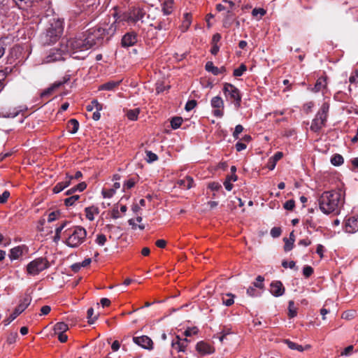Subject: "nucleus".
Instances as JSON below:
<instances>
[{
    "instance_id": "1",
    "label": "nucleus",
    "mask_w": 358,
    "mask_h": 358,
    "mask_svg": "<svg viewBox=\"0 0 358 358\" xmlns=\"http://www.w3.org/2000/svg\"><path fill=\"white\" fill-rule=\"evenodd\" d=\"M98 26L88 29L86 32L69 40L64 41L69 56L77 59H83L87 55V50L96 45L101 43L105 38Z\"/></svg>"
},
{
    "instance_id": "2",
    "label": "nucleus",
    "mask_w": 358,
    "mask_h": 358,
    "mask_svg": "<svg viewBox=\"0 0 358 358\" xmlns=\"http://www.w3.org/2000/svg\"><path fill=\"white\" fill-rule=\"evenodd\" d=\"M345 201V193L341 189L327 191L318 199L320 210L327 215L338 213Z\"/></svg>"
},
{
    "instance_id": "3",
    "label": "nucleus",
    "mask_w": 358,
    "mask_h": 358,
    "mask_svg": "<svg viewBox=\"0 0 358 358\" xmlns=\"http://www.w3.org/2000/svg\"><path fill=\"white\" fill-rule=\"evenodd\" d=\"M113 16L114 21L112 23L109 24L104 22L99 26L101 30H104L103 34H104L105 37L107 38V39H109L110 37H112L117 29L124 26L125 22H134L131 12L118 14L117 10L115 9L114 13H113Z\"/></svg>"
},
{
    "instance_id": "4",
    "label": "nucleus",
    "mask_w": 358,
    "mask_h": 358,
    "mask_svg": "<svg viewBox=\"0 0 358 358\" xmlns=\"http://www.w3.org/2000/svg\"><path fill=\"white\" fill-rule=\"evenodd\" d=\"M66 245L72 248L79 247L86 240L87 231L80 226H75L67 231Z\"/></svg>"
},
{
    "instance_id": "5",
    "label": "nucleus",
    "mask_w": 358,
    "mask_h": 358,
    "mask_svg": "<svg viewBox=\"0 0 358 358\" xmlns=\"http://www.w3.org/2000/svg\"><path fill=\"white\" fill-rule=\"evenodd\" d=\"M69 56L66 47L64 45V40L61 41L59 47H54L48 50L43 58V64H50L64 61Z\"/></svg>"
},
{
    "instance_id": "6",
    "label": "nucleus",
    "mask_w": 358,
    "mask_h": 358,
    "mask_svg": "<svg viewBox=\"0 0 358 358\" xmlns=\"http://www.w3.org/2000/svg\"><path fill=\"white\" fill-rule=\"evenodd\" d=\"M64 30L63 21L53 18L50 22V27L43 36V42L50 44L55 42L62 34Z\"/></svg>"
},
{
    "instance_id": "7",
    "label": "nucleus",
    "mask_w": 358,
    "mask_h": 358,
    "mask_svg": "<svg viewBox=\"0 0 358 358\" xmlns=\"http://www.w3.org/2000/svg\"><path fill=\"white\" fill-rule=\"evenodd\" d=\"M329 109V106L327 103H324L319 111L315 115V117L313 120L310 129L313 131H318L325 124L327 121V114Z\"/></svg>"
},
{
    "instance_id": "8",
    "label": "nucleus",
    "mask_w": 358,
    "mask_h": 358,
    "mask_svg": "<svg viewBox=\"0 0 358 358\" xmlns=\"http://www.w3.org/2000/svg\"><path fill=\"white\" fill-rule=\"evenodd\" d=\"M49 266L50 264L45 258H36L27 264V271L29 275H36Z\"/></svg>"
},
{
    "instance_id": "9",
    "label": "nucleus",
    "mask_w": 358,
    "mask_h": 358,
    "mask_svg": "<svg viewBox=\"0 0 358 358\" xmlns=\"http://www.w3.org/2000/svg\"><path fill=\"white\" fill-rule=\"evenodd\" d=\"M223 92L227 99L233 102L236 108H238L241 106V96L238 88L230 83H225Z\"/></svg>"
},
{
    "instance_id": "10",
    "label": "nucleus",
    "mask_w": 358,
    "mask_h": 358,
    "mask_svg": "<svg viewBox=\"0 0 358 358\" xmlns=\"http://www.w3.org/2000/svg\"><path fill=\"white\" fill-rule=\"evenodd\" d=\"M189 343L190 340L187 338H182L176 336L171 342V347L178 352H185Z\"/></svg>"
},
{
    "instance_id": "11",
    "label": "nucleus",
    "mask_w": 358,
    "mask_h": 358,
    "mask_svg": "<svg viewBox=\"0 0 358 358\" xmlns=\"http://www.w3.org/2000/svg\"><path fill=\"white\" fill-rule=\"evenodd\" d=\"M133 341L134 343L145 350H151L153 349V342L152 339L147 336H135L133 338Z\"/></svg>"
},
{
    "instance_id": "12",
    "label": "nucleus",
    "mask_w": 358,
    "mask_h": 358,
    "mask_svg": "<svg viewBox=\"0 0 358 358\" xmlns=\"http://www.w3.org/2000/svg\"><path fill=\"white\" fill-rule=\"evenodd\" d=\"M210 104L213 108H215V110L213 111V115L218 117H222V108H224V102L222 99L219 96H214L210 101Z\"/></svg>"
},
{
    "instance_id": "13",
    "label": "nucleus",
    "mask_w": 358,
    "mask_h": 358,
    "mask_svg": "<svg viewBox=\"0 0 358 358\" xmlns=\"http://www.w3.org/2000/svg\"><path fill=\"white\" fill-rule=\"evenodd\" d=\"M345 231L353 234L358 231V217H351L345 220Z\"/></svg>"
},
{
    "instance_id": "14",
    "label": "nucleus",
    "mask_w": 358,
    "mask_h": 358,
    "mask_svg": "<svg viewBox=\"0 0 358 358\" xmlns=\"http://www.w3.org/2000/svg\"><path fill=\"white\" fill-rule=\"evenodd\" d=\"M136 42V34L134 32H129L123 36L121 43L123 47L129 48L134 45Z\"/></svg>"
},
{
    "instance_id": "15",
    "label": "nucleus",
    "mask_w": 358,
    "mask_h": 358,
    "mask_svg": "<svg viewBox=\"0 0 358 358\" xmlns=\"http://www.w3.org/2000/svg\"><path fill=\"white\" fill-rule=\"evenodd\" d=\"M196 350L201 355H210L215 351L213 346L204 341L199 342L196 345Z\"/></svg>"
},
{
    "instance_id": "16",
    "label": "nucleus",
    "mask_w": 358,
    "mask_h": 358,
    "mask_svg": "<svg viewBox=\"0 0 358 358\" xmlns=\"http://www.w3.org/2000/svg\"><path fill=\"white\" fill-rule=\"evenodd\" d=\"M270 292L275 296H280L285 292V288L280 281H274L271 283Z\"/></svg>"
},
{
    "instance_id": "17",
    "label": "nucleus",
    "mask_w": 358,
    "mask_h": 358,
    "mask_svg": "<svg viewBox=\"0 0 358 358\" xmlns=\"http://www.w3.org/2000/svg\"><path fill=\"white\" fill-rule=\"evenodd\" d=\"M179 187L183 189H189L194 186V180L190 176H186L183 179H180L176 182Z\"/></svg>"
},
{
    "instance_id": "18",
    "label": "nucleus",
    "mask_w": 358,
    "mask_h": 358,
    "mask_svg": "<svg viewBox=\"0 0 358 358\" xmlns=\"http://www.w3.org/2000/svg\"><path fill=\"white\" fill-rule=\"evenodd\" d=\"M31 297L26 294L20 301L19 305L15 308L17 313H22L31 303Z\"/></svg>"
},
{
    "instance_id": "19",
    "label": "nucleus",
    "mask_w": 358,
    "mask_h": 358,
    "mask_svg": "<svg viewBox=\"0 0 358 358\" xmlns=\"http://www.w3.org/2000/svg\"><path fill=\"white\" fill-rule=\"evenodd\" d=\"M23 249L24 246L22 245L17 246L12 248L10 250V253L8 255L10 260H15L17 259L20 257H21L23 254Z\"/></svg>"
},
{
    "instance_id": "20",
    "label": "nucleus",
    "mask_w": 358,
    "mask_h": 358,
    "mask_svg": "<svg viewBox=\"0 0 358 358\" xmlns=\"http://www.w3.org/2000/svg\"><path fill=\"white\" fill-rule=\"evenodd\" d=\"M283 156L282 152H277L273 157H271L268 162L267 167L269 170H273L276 166V163Z\"/></svg>"
},
{
    "instance_id": "21",
    "label": "nucleus",
    "mask_w": 358,
    "mask_h": 358,
    "mask_svg": "<svg viewBox=\"0 0 358 358\" xmlns=\"http://www.w3.org/2000/svg\"><path fill=\"white\" fill-rule=\"evenodd\" d=\"M85 212L86 217L90 221H93L94 220V215L99 213V208L93 206L85 208Z\"/></svg>"
},
{
    "instance_id": "22",
    "label": "nucleus",
    "mask_w": 358,
    "mask_h": 358,
    "mask_svg": "<svg viewBox=\"0 0 358 358\" xmlns=\"http://www.w3.org/2000/svg\"><path fill=\"white\" fill-rule=\"evenodd\" d=\"M120 83H121V80H118V81L111 80V81L107 82V83L100 85L99 87V90H107V91L113 90L117 86H118Z\"/></svg>"
},
{
    "instance_id": "23",
    "label": "nucleus",
    "mask_w": 358,
    "mask_h": 358,
    "mask_svg": "<svg viewBox=\"0 0 358 358\" xmlns=\"http://www.w3.org/2000/svg\"><path fill=\"white\" fill-rule=\"evenodd\" d=\"M327 87V78L326 77H320L317 79L315 87L313 88V91L315 92H318L324 89H325Z\"/></svg>"
},
{
    "instance_id": "24",
    "label": "nucleus",
    "mask_w": 358,
    "mask_h": 358,
    "mask_svg": "<svg viewBox=\"0 0 358 358\" xmlns=\"http://www.w3.org/2000/svg\"><path fill=\"white\" fill-rule=\"evenodd\" d=\"M68 329V325L62 322H57L54 327L55 334L65 333Z\"/></svg>"
},
{
    "instance_id": "25",
    "label": "nucleus",
    "mask_w": 358,
    "mask_h": 358,
    "mask_svg": "<svg viewBox=\"0 0 358 358\" xmlns=\"http://www.w3.org/2000/svg\"><path fill=\"white\" fill-rule=\"evenodd\" d=\"M79 128V123L76 119H71L68 122V129L70 133L76 134Z\"/></svg>"
},
{
    "instance_id": "26",
    "label": "nucleus",
    "mask_w": 358,
    "mask_h": 358,
    "mask_svg": "<svg viewBox=\"0 0 358 358\" xmlns=\"http://www.w3.org/2000/svg\"><path fill=\"white\" fill-rule=\"evenodd\" d=\"M139 113V108L130 109L127 110L126 115L129 120L131 121H135L138 119Z\"/></svg>"
},
{
    "instance_id": "27",
    "label": "nucleus",
    "mask_w": 358,
    "mask_h": 358,
    "mask_svg": "<svg viewBox=\"0 0 358 358\" xmlns=\"http://www.w3.org/2000/svg\"><path fill=\"white\" fill-rule=\"evenodd\" d=\"M205 68L207 71L212 73L215 76L220 74V71L219 70V68L215 66L212 62H208L206 64Z\"/></svg>"
},
{
    "instance_id": "28",
    "label": "nucleus",
    "mask_w": 358,
    "mask_h": 358,
    "mask_svg": "<svg viewBox=\"0 0 358 358\" xmlns=\"http://www.w3.org/2000/svg\"><path fill=\"white\" fill-rule=\"evenodd\" d=\"M234 303V295L227 293L222 296V303L226 306H230Z\"/></svg>"
},
{
    "instance_id": "29",
    "label": "nucleus",
    "mask_w": 358,
    "mask_h": 358,
    "mask_svg": "<svg viewBox=\"0 0 358 358\" xmlns=\"http://www.w3.org/2000/svg\"><path fill=\"white\" fill-rule=\"evenodd\" d=\"M285 343L287 345V347L291 350H298L299 352L303 351V347L301 345H299L294 342H292L289 340H285Z\"/></svg>"
},
{
    "instance_id": "30",
    "label": "nucleus",
    "mask_w": 358,
    "mask_h": 358,
    "mask_svg": "<svg viewBox=\"0 0 358 358\" xmlns=\"http://www.w3.org/2000/svg\"><path fill=\"white\" fill-rule=\"evenodd\" d=\"M133 22H136L138 20H141L144 17V13L141 9H135L131 11Z\"/></svg>"
},
{
    "instance_id": "31",
    "label": "nucleus",
    "mask_w": 358,
    "mask_h": 358,
    "mask_svg": "<svg viewBox=\"0 0 358 358\" xmlns=\"http://www.w3.org/2000/svg\"><path fill=\"white\" fill-rule=\"evenodd\" d=\"M86 108L88 111H92L94 109H96V110H101L103 108L102 105L99 103L97 100L94 99L87 106Z\"/></svg>"
},
{
    "instance_id": "32",
    "label": "nucleus",
    "mask_w": 358,
    "mask_h": 358,
    "mask_svg": "<svg viewBox=\"0 0 358 358\" xmlns=\"http://www.w3.org/2000/svg\"><path fill=\"white\" fill-rule=\"evenodd\" d=\"M343 162H344L343 157L339 154H336V155H333L332 157L331 158V163L334 166H340V165L343 164Z\"/></svg>"
},
{
    "instance_id": "33",
    "label": "nucleus",
    "mask_w": 358,
    "mask_h": 358,
    "mask_svg": "<svg viewBox=\"0 0 358 358\" xmlns=\"http://www.w3.org/2000/svg\"><path fill=\"white\" fill-rule=\"evenodd\" d=\"M20 112V110L13 108V109H12V111L10 110H9L8 111L3 110V111H2L1 114H2V116L4 117L13 118V117H16L19 114Z\"/></svg>"
},
{
    "instance_id": "34",
    "label": "nucleus",
    "mask_w": 358,
    "mask_h": 358,
    "mask_svg": "<svg viewBox=\"0 0 358 358\" xmlns=\"http://www.w3.org/2000/svg\"><path fill=\"white\" fill-rule=\"evenodd\" d=\"M62 85V83H54L52 86H50V87H48V89H46L45 90H44L41 96L42 97H45L46 96H48L50 95V94H52V92L57 87H59L60 85Z\"/></svg>"
},
{
    "instance_id": "35",
    "label": "nucleus",
    "mask_w": 358,
    "mask_h": 358,
    "mask_svg": "<svg viewBox=\"0 0 358 358\" xmlns=\"http://www.w3.org/2000/svg\"><path fill=\"white\" fill-rule=\"evenodd\" d=\"M173 2L172 1H165L163 4L162 10L164 15H169L172 12Z\"/></svg>"
},
{
    "instance_id": "36",
    "label": "nucleus",
    "mask_w": 358,
    "mask_h": 358,
    "mask_svg": "<svg viewBox=\"0 0 358 358\" xmlns=\"http://www.w3.org/2000/svg\"><path fill=\"white\" fill-rule=\"evenodd\" d=\"M182 122V118L180 117H174L171 120V125L173 129L179 128Z\"/></svg>"
},
{
    "instance_id": "37",
    "label": "nucleus",
    "mask_w": 358,
    "mask_h": 358,
    "mask_svg": "<svg viewBox=\"0 0 358 358\" xmlns=\"http://www.w3.org/2000/svg\"><path fill=\"white\" fill-rule=\"evenodd\" d=\"M107 241L106 235L99 234L96 236L95 243L99 246H103Z\"/></svg>"
},
{
    "instance_id": "38",
    "label": "nucleus",
    "mask_w": 358,
    "mask_h": 358,
    "mask_svg": "<svg viewBox=\"0 0 358 358\" xmlns=\"http://www.w3.org/2000/svg\"><path fill=\"white\" fill-rule=\"evenodd\" d=\"M98 318V315H96L94 316V309L90 308L87 310V320L89 324H93Z\"/></svg>"
},
{
    "instance_id": "39",
    "label": "nucleus",
    "mask_w": 358,
    "mask_h": 358,
    "mask_svg": "<svg viewBox=\"0 0 358 358\" xmlns=\"http://www.w3.org/2000/svg\"><path fill=\"white\" fill-rule=\"evenodd\" d=\"M80 198L79 195H73L64 199V204L66 206H71Z\"/></svg>"
},
{
    "instance_id": "40",
    "label": "nucleus",
    "mask_w": 358,
    "mask_h": 358,
    "mask_svg": "<svg viewBox=\"0 0 358 358\" xmlns=\"http://www.w3.org/2000/svg\"><path fill=\"white\" fill-rule=\"evenodd\" d=\"M146 162L148 163H152L158 159L157 155L151 152V151H146Z\"/></svg>"
},
{
    "instance_id": "41",
    "label": "nucleus",
    "mask_w": 358,
    "mask_h": 358,
    "mask_svg": "<svg viewBox=\"0 0 358 358\" xmlns=\"http://www.w3.org/2000/svg\"><path fill=\"white\" fill-rule=\"evenodd\" d=\"M103 198L110 199L115 194V189H103L101 191Z\"/></svg>"
},
{
    "instance_id": "42",
    "label": "nucleus",
    "mask_w": 358,
    "mask_h": 358,
    "mask_svg": "<svg viewBox=\"0 0 358 358\" xmlns=\"http://www.w3.org/2000/svg\"><path fill=\"white\" fill-rule=\"evenodd\" d=\"M66 222H64L59 227L55 229V235L54 236V241H57L60 239V234L63 229L66 227Z\"/></svg>"
},
{
    "instance_id": "43",
    "label": "nucleus",
    "mask_w": 358,
    "mask_h": 358,
    "mask_svg": "<svg viewBox=\"0 0 358 358\" xmlns=\"http://www.w3.org/2000/svg\"><path fill=\"white\" fill-rule=\"evenodd\" d=\"M246 70V66L242 64L238 68L234 69L233 75L236 77L241 76Z\"/></svg>"
},
{
    "instance_id": "44",
    "label": "nucleus",
    "mask_w": 358,
    "mask_h": 358,
    "mask_svg": "<svg viewBox=\"0 0 358 358\" xmlns=\"http://www.w3.org/2000/svg\"><path fill=\"white\" fill-rule=\"evenodd\" d=\"M289 316L290 317H294L296 315V308L294 306V303L293 301H290L289 302Z\"/></svg>"
},
{
    "instance_id": "45",
    "label": "nucleus",
    "mask_w": 358,
    "mask_h": 358,
    "mask_svg": "<svg viewBox=\"0 0 358 358\" xmlns=\"http://www.w3.org/2000/svg\"><path fill=\"white\" fill-rule=\"evenodd\" d=\"M198 333V328L196 327L188 328L184 331V336L187 338L193 335H196Z\"/></svg>"
},
{
    "instance_id": "46",
    "label": "nucleus",
    "mask_w": 358,
    "mask_h": 358,
    "mask_svg": "<svg viewBox=\"0 0 358 358\" xmlns=\"http://www.w3.org/2000/svg\"><path fill=\"white\" fill-rule=\"evenodd\" d=\"M284 241H285V246H284L285 250L286 252L290 251L293 248L294 240L289 241L287 238H285Z\"/></svg>"
},
{
    "instance_id": "47",
    "label": "nucleus",
    "mask_w": 358,
    "mask_h": 358,
    "mask_svg": "<svg viewBox=\"0 0 358 358\" xmlns=\"http://www.w3.org/2000/svg\"><path fill=\"white\" fill-rule=\"evenodd\" d=\"M264 280V278L262 276L258 275L256 278V280L253 282V285L255 287L262 288L264 287V284H263Z\"/></svg>"
},
{
    "instance_id": "48",
    "label": "nucleus",
    "mask_w": 358,
    "mask_h": 358,
    "mask_svg": "<svg viewBox=\"0 0 358 358\" xmlns=\"http://www.w3.org/2000/svg\"><path fill=\"white\" fill-rule=\"evenodd\" d=\"M313 273V268L310 266H306L303 268V274L306 278L310 277Z\"/></svg>"
},
{
    "instance_id": "49",
    "label": "nucleus",
    "mask_w": 358,
    "mask_h": 358,
    "mask_svg": "<svg viewBox=\"0 0 358 358\" xmlns=\"http://www.w3.org/2000/svg\"><path fill=\"white\" fill-rule=\"evenodd\" d=\"M243 127L241 124H238L236 126L234 131L233 133V136L234 138L238 139L239 138V134L243 131Z\"/></svg>"
},
{
    "instance_id": "50",
    "label": "nucleus",
    "mask_w": 358,
    "mask_h": 358,
    "mask_svg": "<svg viewBox=\"0 0 358 358\" xmlns=\"http://www.w3.org/2000/svg\"><path fill=\"white\" fill-rule=\"evenodd\" d=\"M135 183L136 182L134 181V179H129L128 180L124 182L123 185V190L124 191L126 189H129L132 188L134 186Z\"/></svg>"
},
{
    "instance_id": "51",
    "label": "nucleus",
    "mask_w": 358,
    "mask_h": 358,
    "mask_svg": "<svg viewBox=\"0 0 358 358\" xmlns=\"http://www.w3.org/2000/svg\"><path fill=\"white\" fill-rule=\"evenodd\" d=\"M353 352V346L349 345L347 348H345L343 351L341 352V355L343 357H348L350 355H352Z\"/></svg>"
},
{
    "instance_id": "52",
    "label": "nucleus",
    "mask_w": 358,
    "mask_h": 358,
    "mask_svg": "<svg viewBox=\"0 0 358 358\" xmlns=\"http://www.w3.org/2000/svg\"><path fill=\"white\" fill-rule=\"evenodd\" d=\"M270 234L273 238L279 237L281 234V229L280 227H273L271 229Z\"/></svg>"
},
{
    "instance_id": "53",
    "label": "nucleus",
    "mask_w": 358,
    "mask_h": 358,
    "mask_svg": "<svg viewBox=\"0 0 358 358\" xmlns=\"http://www.w3.org/2000/svg\"><path fill=\"white\" fill-rule=\"evenodd\" d=\"M355 311L354 310H348L345 311L342 314V318L346 319V320H351L355 316Z\"/></svg>"
},
{
    "instance_id": "54",
    "label": "nucleus",
    "mask_w": 358,
    "mask_h": 358,
    "mask_svg": "<svg viewBox=\"0 0 358 358\" xmlns=\"http://www.w3.org/2000/svg\"><path fill=\"white\" fill-rule=\"evenodd\" d=\"M73 180V176H70L69 174H66V178L63 181L61 182L64 185V187L66 188L69 187L71 185V180Z\"/></svg>"
},
{
    "instance_id": "55",
    "label": "nucleus",
    "mask_w": 358,
    "mask_h": 358,
    "mask_svg": "<svg viewBox=\"0 0 358 358\" xmlns=\"http://www.w3.org/2000/svg\"><path fill=\"white\" fill-rule=\"evenodd\" d=\"M349 82L351 84L357 83L358 82V70L353 72L349 78Z\"/></svg>"
},
{
    "instance_id": "56",
    "label": "nucleus",
    "mask_w": 358,
    "mask_h": 358,
    "mask_svg": "<svg viewBox=\"0 0 358 358\" xmlns=\"http://www.w3.org/2000/svg\"><path fill=\"white\" fill-rule=\"evenodd\" d=\"M196 106V101L195 100H191L187 102L185 105V110L187 111H190Z\"/></svg>"
},
{
    "instance_id": "57",
    "label": "nucleus",
    "mask_w": 358,
    "mask_h": 358,
    "mask_svg": "<svg viewBox=\"0 0 358 358\" xmlns=\"http://www.w3.org/2000/svg\"><path fill=\"white\" fill-rule=\"evenodd\" d=\"M295 206V203L294 200H288L284 204V208L286 210H292Z\"/></svg>"
},
{
    "instance_id": "58",
    "label": "nucleus",
    "mask_w": 358,
    "mask_h": 358,
    "mask_svg": "<svg viewBox=\"0 0 358 358\" xmlns=\"http://www.w3.org/2000/svg\"><path fill=\"white\" fill-rule=\"evenodd\" d=\"M20 313H17L16 309H15L14 312L10 315V317L4 321L5 324H9L13 320H14L17 316H18Z\"/></svg>"
},
{
    "instance_id": "59",
    "label": "nucleus",
    "mask_w": 358,
    "mask_h": 358,
    "mask_svg": "<svg viewBox=\"0 0 358 358\" xmlns=\"http://www.w3.org/2000/svg\"><path fill=\"white\" fill-rule=\"evenodd\" d=\"M266 13V11L263 8H255L252 10V15L254 16V17H256L258 15H259L260 16H263Z\"/></svg>"
},
{
    "instance_id": "60",
    "label": "nucleus",
    "mask_w": 358,
    "mask_h": 358,
    "mask_svg": "<svg viewBox=\"0 0 358 358\" xmlns=\"http://www.w3.org/2000/svg\"><path fill=\"white\" fill-rule=\"evenodd\" d=\"M59 214L58 212H52L48 215V222H52L58 219Z\"/></svg>"
},
{
    "instance_id": "61",
    "label": "nucleus",
    "mask_w": 358,
    "mask_h": 358,
    "mask_svg": "<svg viewBox=\"0 0 358 358\" xmlns=\"http://www.w3.org/2000/svg\"><path fill=\"white\" fill-rule=\"evenodd\" d=\"M10 196L8 191H4L1 194H0V203H5Z\"/></svg>"
},
{
    "instance_id": "62",
    "label": "nucleus",
    "mask_w": 358,
    "mask_h": 358,
    "mask_svg": "<svg viewBox=\"0 0 358 358\" xmlns=\"http://www.w3.org/2000/svg\"><path fill=\"white\" fill-rule=\"evenodd\" d=\"M17 337V332L10 333L9 334V336H8L7 341L10 344L14 343L16 341Z\"/></svg>"
},
{
    "instance_id": "63",
    "label": "nucleus",
    "mask_w": 358,
    "mask_h": 358,
    "mask_svg": "<svg viewBox=\"0 0 358 358\" xmlns=\"http://www.w3.org/2000/svg\"><path fill=\"white\" fill-rule=\"evenodd\" d=\"M184 18L183 25L187 28L191 24V15L189 13H185Z\"/></svg>"
},
{
    "instance_id": "64",
    "label": "nucleus",
    "mask_w": 358,
    "mask_h": 358,
    "mask_svg": "<svg viewBox=\"0 0 358 358\" xmlns=\"http://www.w3.org/2000/svg\"><path fill=\"white\" fill-rule=\"evenodd\" d=\"M65 187H64V185H62V183L61 182H58L53 188V192L55 194H57V193H59L60 192H62L63 189H64Z\"/></svg>"
}]
</instances>
